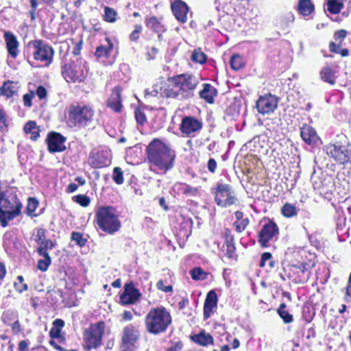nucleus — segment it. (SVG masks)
Listing matches in <instances>:
<instances>
[{
	"instance_id": "f257e3e1",
	"label": "nucleus",
	"mask_w": 351,
	"mask_h": 351,
	"mask_svg": "<svg viewBox=\"0 0 351 351\" xmlns=\"http://www.w3.org/2000/svg\"><path fill=\"white\" fill-rule=\"evenodd\" d=\"M147 149L149 161L159 170L165 173L173 168L176 153L167 145L155 138L149 144Z\"/></svg>"
},
{
	"instance_id": "f03ea898",
	"label": "nucleus",
	"mask_w": 351,
	"mask_h": 351,
	"mask_svg": "<svg viewBox=\"0 0 351 351\" xmlns=\"http://www.w3.org/2000/svg\"><path fill=\"white\" fill-rule=\"evenodd\" d=\"M173 86L167 96L180 99L191 98L199 83V78L192 74L178 75L172 78Z\"/></svg>"
},
{
	"instance_id": "7ed1b4c3",
	"label": "nucleus",
	"mask_w": 351,
	"mask_h": 351,
	"mask_svg": "<svg viewBox=\"0 0 351 351\" xmlns=\"http://www.w3.org/2000/svg\"><path fill=\"white\" fill-rule=\"evenodd\" d=\"M171 323V316L163 306L151 308L145 317V329L153 335L165 332Z\"/></svg>"
},
{
	"instance_id": "20e7f679",
	"label": "nucleus",
	"mask_w": 351,
	"mask_h": 351,
	"mask_svg": "<svg viewBox=\"0 0 351 351\" xmlns=\"http://www.w3.org/2000/svg\"><path fill=\"white\" fill-rule=\"evenodd\" d=\"M95 117V110L87 105L73 106L69 111L68 125L78 130L90 126Z\"/></svg>"
},
{
	"instance_id": "39448f33",
	"label": "nucleus",
	"mask_w": 351,
	"mask_h": 351,
	"mask_svg": "<svg viewBox=\"0 0 351 351\" xmlns=\"http://www.w3.org/2000/svg\"><path fill=\"white\" fill-rule=\"evenodd\" d=\"M96 219L100 229L108 234H114L121 228L117 212L112 206L99 208L96 212Z\"/></svg>"
},
{
	"instance_id": "423d86ee",
	"label": "nucleus",
	"mask_w": 351,
	"mask_h": 351,
	"mask_svg": "<svg viewBox=\"0 0 351 351\" xmlns=\"http://www.w3.org/2000/svg\"><path fill=\"white\" fill-rule=\"evenodd\" d=\"M88 72L87 64L81 58L72 60L62 68V74L66 82H82L86 78Z\"/></svg>"
},
{
	"instance_id": "0eeeda50",
	"label": "nucleus",
	"mask_w": 351,
	"mask_h": 351,
	"mask_svg": "<svg viewBox=\"0 0 351 351\" xmlns=\"http://www.w3.org/2000/svg\"><path fill=\"white\" fill-rule=\"evenodd\" d=\"M34 51V58L36 60L43 62L45 66H49L53 62L54 50L51 46L42 40H34L29 43Z\"/></svg>"
},
{
	"instance_id": "6e6552de",
	"label": "nucleus",
	"mask_w": 351,
	"mask_h": 351,
	"mask_svg": "<svg viewBox=\"0 0 351 351\" xmlns=\"http://www.w3.org/2000/svg\"><path fill=\"white\" fill-rule=\"evenodd\" d=\"M105 329V323L99 322L86 329L84 332V339L86 350L97 348L101 345V337Z\"/></svg>"
},
{
	"instance_id": "1a4fd4ad",
	"label": "nucleus",
	"mask_w": 351,
	"mask_h": 351,
	"mask_svg": "<svg viewBox=\"0 0 351 351\" xmlns=\"http://www.w3.org/2000/svg\"><path fill=\"white\" fill-rule=\"evenodd\" d=\"M215 201L219 206L228 207L236 204L237 198L229 184L218 183L215 190Z\"/></svg>"
},
{
	"instance_id": "9d476101",
	"label": "nucleus",
	"mask_w": 351,
	"mask_h": 351,
	"mask_svg": "<svg viewBox=\"0 0 351 351\" xmlns=\"http://www.w3.org/2000/svg\"><path fill=\"white\" fill-rule=\"evenodd\" d=\"M203 126L202 122L195 117H184L180 125L181 132L188 136H195L199 132Z\"/></svg>"
},
{
	"instance_id": "9b49d317",
	"label": "nucleus",
	"mask_w": 351,
	"mask_h": 351,
	"mask_svg": "<svg viewBox=\"0 0 351 351\" xmlns=\"http://www.w3.org/2000/svg\"><path fill=\"white\" fill-rule=\"evenodd\" d=\"M278 100L271 94L261 96L256 101V107L262 114L273 112L278 106Z\"/></svg>"
},
{
	"instance_id": "f8f14e48",
	"label": "nucleus",
	"mask_w": 351,
	"mask_h": 351,
	"mask_svg": "<svg viewBox=\"0 0 351 351\" xmlns=\"http://www.w3.org/2000/svg\"><path fill=\"white\" fill-rule=\"evenodd\" d=\"M324 149L328 156L332 157L340 164H345L349 161L350 153L341 145L330 144L326 145Z\"/></svg>"
},
{
	"instance_id": "ddd939ff",
	"label": "nucleus",
	"mask_w": 351,
	"mask_h": 351,
	"mask_svg": "<svg viewBox=\"0 0 351 351\" xmlns=\"http://www.w3.org/2000/svg\"><path fill=\"white\" fill-rule=\"evenodd\" d=\"M278 234V228L277 225L273 221H269L263 226L259 232L258 242L262 247H265L268 245V243L276 237Z\"/></svg>"
},
{
	"instance_id": "4468645a",
	"label": "nucleus",
	"mask_w": 351,
	"mask_h": 351,
	"mask_svg": "<svg viewBox=\"0 0 351 351\" xmlns=\"http://www.w3.org/2000/svg\"><path fill=\"white\" fill-rule=\"evenodd\" d=\"M48 150L51 153L61 152L66 149L64 143L66 138L60 133L52 132L47 135L46 139Z\"/></svg>"
},
{
	"instance_id": "2eb2a0df",
	"label": "nucleus",
	"mask_w": 351,
	"mask_h": 351,
	"mask_svg": "<svg viewBox=\"0 0 351 351\" xmlns=\"http://www.w3.org/2000/svg\"><path fill=\"white\" fill-rule=\"evenodd\" d=\"M140 332L133 325L129 324L123 330L122 344L124 349H128L138 339Z\"/></svg>"
},
{
	"instance_id": "dca6fc26",
	"label": "nucleus",
	"mask_w": 351,
	"mask_h": 351,
	"mask_svg": "<svg viewBox=\"0 0 351 351\" xmlns=\"http://www.w3.org/2000/svg\"><path fill=\"white\" fill-rule=\"evenodd\" d=\"M172 12L176 19L184 23L187 21L189 13L188 5L181 0H177L171 4Z\"/></svg>"
},
{
	"instance_id": "f3484780",
	"label": "nucleus",
	"mask_w": 351,
	"mask_h": 351,
	"mask_svg": "<svg viewBox=\"0 0 351 351\" xmlns=\"http://www.w3.org/2000/svg\"><path fill=\"white\" fill-rule=\"evenodd\" d=\"M162 20V18L158 19L156 16H151L146 18L145 21L147 27L158 34V38L159 40L162 39V34L167 29Z\"/></svg>"
},
{
	"instance_id": "a211bd4d",
	"label": "nucleus",
	"mask_w": 351,
	"mask_h": 351,
	"mask_svg": "<svg viewBox=\"0 0 351 351\" xmlns=\"http://www.w3.org/2000/svg\"><path fill=\"white\" fill-rule=\"evenodd\" d=\"M4 38L8 54L12 58H16L19 53V43L16 39V37L12 33L5 32L4 33Z\"/></svg>"
},
{
	"instance_id": "6ab92c4d",
	"label": "nucleus",
	"mask_w": 351,
	"mask_h": 351,
	"mask_svg": "<svg viewBox=\"0 0 351 351\" xmlns=\"http://www.w3.org/2000/svg\"><path fill=\"white\" fill-rule=\"evenodd\" d=\"M300 135L302 140L308 145H315L319 141L315 130L307 124L301 128Z\"/></svg>"
},
{
	"instance_id": "aec40b11",
	"label": "nucleus",
	"mask_w": 351,
	"mask_h": 351,
	"mask_svg": "<svg viewBox=\"0 0 351 351\" xmlns=\"http://www.w3.org/2000/svg\"><path fill=\"white\" fill-rule=\"evenodd\" d=\"M217 296L215 291H210L206 298L204 305V317L208 319L210 316V313L213 308L217 306Z\"/></svg>"
},
{
	"instance_id": "412c9836",
	"label": "nucleus",
	"mask_w": 351,
	"mask_h": 351,
	"mask_svg": "<svg viewBox=\"0 0 351 351\" xmlns=\"http://www.w3.org/2000/svg\"><path fill=\"white\" fill-rule=\"evenodd\" d=\"M139 291L132 287L126 286L124 293L121 295L120 300L123 304H134L139 298Z\"/></svg>"
},
{
	"instance_id": "4be33fe9",
	"label": "nucleus",
	"mask_w": 351,
	"mask_h": 351,
	"mask_svg": "<svg viewBox=\"0 0 351 351\" xmlns=\"http://www.w3.org/2000/svg\"><path fill=\"white\" fill-rule=\"evenodd\" d=\"M121 89L119 86L113 88L112 95L108 100V106L114 112H120L122 108L121 105Z\"/></svg>"
},
{
	"instance_id": "5701e85b",
	"label": "nucleus",
	"mask_w": 351,
	"mask_h": 351,
	"mask_svg": "<svg viewBox=\"0 0 351 351\" xmlns=\"http://www.w3.org/2000/svg\"><path fill=\"white\" fill-rule=\"evenodd\" d=\"M199 97L205 100L208 104L214 103V98L217 95V89L210 84L205 83L203 84V89L199 93Z\"/></svg>"
},
{
	"instance_id": "b1692460",
	"label": "nucleus",
	"mask_w": 351,
	"mask_h": 351,
	"mask_svg": "<svg viewBox=\"0 0 351 351\" xmlns=\"http://www.w3.org/2000/svg\"><path fill=\"white\" fill-rule=\"evenodd\" d=\"M306 266L307 264L304 263H300L291 266L292 271L298 275L297 278L295 279V282L304 283L308 280L309 275Z\"/></svg>"
},
{
	"instance_id": "393cba45",
	"label": "nucleus",
	"mask_w": 351,
	"mask_h": 351,
	"mask_svg": "<svg viewBox=\"0 0 351 351\" xmlns=\"http://www.w3.org/2000/svg\"><path fill=\"white\" fill-rule=\"evenodd\" d=\"M19 90V85L17 82L7 81L3 83L0 88L1 95L10 98L17 93Z\"/></svg>"
},
{
	"instance_id": "a878e982",
	"label": "nucleus",
	"mask_w": 351,
	"mask_h": 351,
	"mask_svg": "<svg viewBox=\"0 0 351 351\" xmlns=\"http://www.w3.org/2000/svg\"><path fill=\"white\" fill-rule=\"evenodd\" d=\"M191 339L197 344L202 346H207L213 343V338L211 335L204 330L191 337Z\"/></svg>"
},
{
	"instance_id": "bb28decb",
	"label": "nucleus",
	"mask_w": 351,
	"mask_h": 351,
	"mask_svg": "<svg viewBox=\"0 0 351 351\" xmlns=\"http://www.w3.org/2000/svg\"><path fill=\"white\" fill-rule=\"evenodd\" d=\"M314 10V5L311 0H300L298 3V11L303 16H308Z\"/></svg>"
},
{
	"instance_id": "cd10ccee",
	"label": "nucleus",
	"mask_w": 351,
	"mask_h": 351,
	"mask_svg": "<svg viewBox=\"0 0 351 351\" xmlns=\"http://www.w3.org/2000/svg\"><path fill=\"white\" fill-rule=\"evenodd\" d=\"M320 75L322 80L330 84L334 85L335 84V73L330 67L324 66L320 72Z\"/></svg>"
},
{
	"instance_id": "c85d7f7f",
	"label": "nucleus",
	"mask_w": 351,
	"mask_h": 351,
	"mask_svg": "<svg viewBox=\"0 0 351 351\" xmlns=\"http://www.w3.org/2000/svg\"><path fill=\"white\" fill-rule=\"evenodd\" d=\"M113 48V45L110 41L108 42L107 45H101L96 49L95 55L97 58H107L110 54Z\"/></svg>"
},
{
	"instance_id": "c756f323",
	"label": "nucleus",
	"mask_w": 351,
	"mask_h": 351,
	"mask_svg": "<svg viewBox=\"0 0 351 351\" xmlns=\"http://www.w3.org/2000/svg\"><path fill=\"white\" fill-rule=\"evenodd\" d=\"M282 215L287 218L295 217L298 215V209L290 203H286L281 208Z\"/></svg>"
},
{
	"instance_id": "7c9ffc66",
	"label": "nucleus",
	"mask_w": 351,
	"mask_h": 351,
	"mask_svg": "<svg viewBox=\"0 0 351 351\" xmlns=\"http://www.w3.org/2000/svg\"><path fill=\"white\" fill-rule=\"evenodd\" d=\"M313 186L315 190L319 193L324 192L326 187L327 183L326 179H323L321 177L313 176L311 178Z\"/></svg>"
},
{
	"instance_id": "2f4dec72",
	"label": "nucleus",
	"mask_w": 351,
	"mask_h": 351,
	"mask_svg": "<svg viewBox=\"0 0 351 351\" xmlns=\"http://www.w3.org/2000/svg\"><path fill=\"white\" fill-rule=\"evenodd\" d=\"M285 304L282 303L278 309V313L283 319L285 323L289 324L293 322V316L287 311L285 310Z\"/></svg>"
},
{
	"instance_id": "473e14b6",
	"label": "nucleus",
	"mask_w": 351,
	"mask_h": 351,
	"mask_svg": "<svg viewBox=\"0 0 351 351\" xmlns=\"http://www.w3.org/2000/svg\"><path fill=\"white\" fill-rule=\"evenodd\" d=\"M191 278L195 280H204L207 278L208 273L205 272L201 267H195L190 271Z\"/></svg>"
},
{
	"instance_id": "72a5a7b5",
	"label": "nucleus",
	"mask_w": 351,
	"mask_h": 351,
	"mask_svg": "<svg viewBox=\"0 0 351 351\" xmlns=\"http://www.w3.org/2000/svg\"><path fill=\"white\" fill-rule=\"evenodd\" d=\"M328 10L332 14L340 12L343 4L339 0H328L327 3Z\"/></svg>"
},
{
	"instance_id": "f704fd0d",
	"label": "nucleus",
	"mask_w": 351,
	"mask_h": 351,
	"mask_svg": "<svg viewBox=\"0 0 351 351\" xmlns=\"http://www.w3.org/2000/svg\"><path fill=\"white\" fill-rule=\"evenodd\" d=\"M191 60L199 64H204L206 61V56L199 49H195L191 55Z\"/></svg>"
},
{
	"instance_id": "c9c22d12",
	"label": "nucleus",
	"mask_w": 351,
	"mask_h": 351,
	"mask_svg": "<svg viewBox=\"0 0 351 351\" xmlns=\"http://www.w3.org/2000/svg\"><path fill=\"white\" fill-rule=\"evenodd\" d=\"M179 190L186 195L196 196L198 193V189L196 187L186 184H180Z\"/></svg>"
},
{
	"instance_id": "e433bc0d",
	"label": "nucleus",
	"mask_w": 351,
	"mask_h": 351,
	"mask_svg": "<svg viewBox=\"0 0 351 351\" xmlns=\"http://www.w3.org/2000/svg\"><path fill=\"white\" fill-rule=\"evenodd\" d=\"M230 66L234 70H239L243 66V62L241 57L239 55H233L230 61Z\"/></svg>"
},
{
	"instance_id": "4c0bfd02",
	"label": "nucleus",
	"mask_w": 351,
	"mask_h": 351,
	"mask_svg": "<svg viewBox=\"0 0 351 351\" xmlns=\"http://www.w3.org/2000/svg\"><path fill=\"white\" fill-rule=\"evenodd\" d=\"M38 206V202L34 197L28 199V203L26 207V213L27 215H32Z\"/></svg>"
},
{
	"instance_id": "58836bf2",
	"label": "nucleus",
	"mask_w": 351,
	"mask_h": 351,
	"mask_svg": "<svg viewBox=\"0 0 351 351\" xmlns=\"http://www.w3.org/2000/svg\"><path fill=\"white\" fill-rule=\"evenodd\" d=\"M117 12L109 7L104 9V19L106 21L113 23L116 21Z\"/></svg>"
},
{
	"instance_id": "ea45409f",
	"label": "nucleus",
	"mask_w": 351,
	"mask_h": 351,
	"mask_svg": "<svg viewBox=\"0 0 351 351\" xmlns=\"http://www.w3.org/2000/svg\"><path fill=\"white\" fill-rule=\"evenodd\" d=\"M112 179L117 184H121L124 182L123 171L120 167H114L113 170Z\"/></svg>"
},
{
	"instance_id": "a19ab883",
	"label": "nucleus",
	"mask_w": 351,
	"mask_h": 351,
	"mask_svg": "<svg viewBox=\"0 0 351 351\" xmlns=\"http://www.w3.org/2000/svg\"><path fill=\"white\" fill-rule=\"evenodd\" d=\"M233 238L230 237V239H226V255L229 258H233L234 257L235 247L232 244Z\"/></svg>"
},
{
	"instance_id": "79ce46f5",
	"label": "nucleus",
	"mask_w": 351,
	"mask_h": 351,
	"mask_svg": "<svg viewBox=\"0 0 351 351\" xmlns=\"http://www.w3.org/2000/svg\"><path fill=\"white\" fill-rule=\"evenodd\" d=\"M8 128V117L4 110L0 108V131H7Z\"/></svg>"
},
{
	"instance_id": "37998d69",
	"label": "nucleus",
	"mask_w": 351,
	"mask_h": 351,
	"mask_svg": "<svg viewBox=\"0 0 351 351\" xmlns=\"http://www.w3.org/2000/svg\"><path fill=\"white\" fill-rule=\"evenodd\" d=\"M75 201L82 206L86 207L90 204V199L84 195H77L75 197Z\"/></svg>"
},
{
	"instance_id": "c03bdc74",
	"label": "nucleus",
	"mask_w": 351,
	"mask_h": 351,
	"mask_svg": "<svg viewBox=\"0 0 351 351\" xmlns=\"http://www.w3.org/2000/svg\"><path fill=\"white\" fill-rule=\"evenodd\" d=\"M51 263V258H45L44 259H40L38 262V269L42 271H46Z\"/></svg>"
},
{
	"instance_id": "a18cd8bd",
	"label": "nucleus",
	"mask_w": 351,
	"mask_h": 351,
	"mask_svg": "<svg viewBox=\"0 0 351 351\" xmlns=\"http://www.w3.org/2000/svg\"><path fill=\"white\" fill-rule=\"evenodd\" d=\"M295 19L294 15L292 12H289L285 13L281 16V23L282 25L287 26L289 23H293Z\"/></svg>"
},
{
	"instance_id": "49530a36",
	"label": "nucleus",
	"mask_w": 351,
	"mask_h": 351,
	"mask_svg": "<svg viewBox=\"0 0 351 351\" xmlns=\"http://www.w3.org/2000/svg\"><path fill=\"white\" fill-rule=\"evenodd\" d=\"M71 239L76 242L80 246H84L86 244V240L83 238L82 234L80 232H73Z\"/></svg>"
},
{
	"instance_id": "de8ad7c7",
	"label": "nucleus",
	"mask_w": 351,
	"mask_h": 351,
	"mask_svg": "<svg viewBox=\"0 0 351 351\" xmlns=\"http://www.w3.org/2000/svg\"><path fill=\"white\" fill-rule=\"evenodd\" d=\"M135 119L138 124L143 125L147 121V118L143 112L140 109H136L134 112Z\"/></svg>"
},
{
	"instance_id": "09e8293b",
	"label": "nucleus",
	"mask_w": 351,
	"mask_h": 351,
	"mask_svg": "<svg viewBox=\"0 0 351 351\" xmlns=\"http://www.w3.org/2000/svg\"><path fill=\"white\" fill-rule=\"evenodd\" d=\"M142 29L143 27L141 25H135L134 31L130 35V39L132 41H136L139 38V34Z\"/></svg>"
},
{
	"instance_id": "8fccbe9b",
	"label": "nucleus",
	"mask_w": 351,
	"mask_h": 351,
	"mask_svg": "<svg viewBox=\"0 0 351 351\" xmlns=\"http://www.w3.org/2000/svg\"><path fill=\"white\" fill-rule=\"evenodd\" d=\"M158 53V49L155 47H147L145 54L147 60H152L155 59L156 54Z\"/></svg>"
},
{
	"instance_id": "3c124183",
	"label": "nucleus",
	"mask_w": 351,
	"mask_h": 351,
	"mask_svg": "<svg viewBox=\"0 0 351 351\" xmlns=\"http://www.w3.org/2000/svg\"><path fill=\"white\" fill-rule=\"evenodd\" d=\"M249 224V219L247 218L242 219L240 222L236 221L234 225L236 226V230L238 232H241L245 230L246 226Z\"/></svg>"
},
{
	"instance_id": "603ef678",
	"label": "nucleus",
	"mask_w": 351,
	"mask_h": 351,
	"mask_svg": "<svg viewBox=\"0 0 351 351\" xmlns=\"http://www.w3.org/2000/svg\"><path fill=\"white\" fill-rule=\"evenodd\" d=\"M34 97V92L31 91L29 93H26L23 97V104L26 107H31L32 106V100Z\"/></svg>"
},
{
	"instance_id": "864d4df0",
	"label": "nucleus",
	"mask_w": 351,
	"mask_h": 351,
	"mask_svg": "<svg viewBox=\"0 0 351 351\" xmlns=\"http://www.w3.org/2000/svg\"><path fill=\"white\" fill-rule=\"evenodd\" d=\"M156 287L158 290H160L165 293L171 292L173 291V287L171 285L165 286L164 282L162 280L158 281L156 283Z\"/></svg>"
},
{
	"instance_id": "5fc2aeb1",
	"label": "nucleus",
	"mask_w": 351,
	"mask_h": 351,
	"mask_svg": "<svg viewBox=\"0 0 351 351\" xmlns=\"http://www.w3.org/2000/svg\"><path fill=\"white\" fill-rule=\"evenodd\" d=\"M45 240V230L43 228H39L37 230L36 236V241L38 245Z\"/></svg>"
},
{
	"instance_id": "6e6d98bb",
	"label": "nucleus",
	"mask_w": 351,
	"mask_h": 351,
	"mask_svg": "<svg viewBox=\"0 0 351 351\" xmlns=\"http://www.w3.org/2000/svg\"><path fill=\"white\" fill-rule=\"evenodd\" d=\"M346 31L343 29H341L339 31H337L335 34V39L338 43L341 44L342 40L346 38Z\"/></svg>"
},
{
	"instance_id": "4d7b16f0",
	"label": "nucleus",
	"mask_w": 351,
	"mask_h": 351,
	"mask_svg": "<svg viewBox=\"0 0 351 351\" xmlns=\"http://www.w3.org/2000/svg\"><path fill=\"white\" fill-rule=\"evenodd\" d=\"M36 129V124L34 121H29L24 126V131L27 134H30Z\"/></svg>"
},
{
	"instance_id": "13d9d810",
	"label": "nucleus",
	"mask_w": 351,
	"mask_h": 351,
	"mask_svg": "<svg viewBox=\"0 0 351 351\" xmlns=\"http://www.w3.org/2000/svg\"><path fill=\"white\" fill-rule=\"evenodd\" d=\"M36 95L40 99L46 98L47 93L46 88L43 86H39L36 89Z\"/></svg>"
},
{
	"instance_id": "bf43d9fd",
	"label": "nucleus",
	"mask_w": 351,
	"mask_h": 351,
	"mask_svg": "<svg viewBox=\"0 0 351 351\" xmlns=\"http://www.w3.org/2000/svg\"><path fill=\"white\" fill-rule=\"evenodd\" d=\"M207 167H208V169L211 173H215V170H216V168H217V162H216V160L215 159H213V158H210L208 160V161Z\"/></svg>"
},
{
	"instance_id": "052dcab7",
	"label": "nucleus",
	"mask_w": 351,
	"mask_h": 351,
	"mask_svg": "<svg viewBox=\"0 0 351 351\" xmlns=\"http://www.w3.org/2000/svg\"><path fill=\"white\" fill-rule=\"evenodd\" d=\"M271 259V254L269 252H265L262 254L261 261L260 263L261 267H264L266 262L267 261H270Z\"/></svg>"
},
{
	"instance_id": "680f3d73",
	"label": "nucleus",
	"mask_w": 351,
	"mask_h": 351,
	"mask_svg": "<svg viewBox=\"0 0 351 351\" xmlns=\"http://www.w3.org/2000/svg\"><path fill=\"white\" fill-rule=\"evenodd\" d=\"M14 287L16 291L19 293H22L23 291H26L27 289V285L25 283H21L19 282H14Z\"/></svg>"
},
{
	"instance_id": "e2e57ef3",
	"label": "nucleus",
	"mask_w": 351,
	"mask_h": 351,
	"mask_svg": "<svg viewBox=\"0 0 351 351\" xmlns=\"http://www.w3.org/2000/svg\"><path fill=\"white\" fill-rule=\"evenodd\" d=\"M82 43L83 42L81 40L80 41H79L75 44V46L73 47V52H72L73 54H74L75 56H78L80 53V51L82 48Z\"/></svg>"
},
{
	"instance_id": "0e129e2a",
	"label": "nucleus",
	"mask_w": 351,
	"mask_h": 351,
	"mask_svg": "<svg viewBox=\"0 0 351 351\" xmlns=\"http://www.w3.org/2000/svg\"><path fill=\"white\" fill-rule=\"evenodd\" d=\"M64 322L61 319H56L53 322V328L58 329L61 331V329L64 327Z\"/></svg>"
},
{
	"instance_id": "69168bd1",
	"label": "nucleus",
	"mask_w": 351,
	"mask_h": 351,
	"mask_svg": "<svg viewBox=\"0 0 351 351\" xmlns=\"http://www.w3.org/2000/svg\"><path fill=\"white\" fill-rule=\"evenodd\" d=\"M340 46H341V44H339V43L336 44L334 42H330V45H329L330 51L332 52L338 53L340 50Z\"/></svg>"
},
{
	"instance_id": "338daca9",
	"label": "nucleus",
	"mask_w": 351,
	"mask_h": 351,
	"mask_svg": "<svg viewBox=\"0 0 351 351\" xmlns=\"http://www.w3.org/2000/svg\"><path fill=\"white\" fill-rule=\"evenodd\" d=\"M40 245L47 250L52 249L53 247V243L50 239H45Z\"/></svg>"
},
{
	"instance_id": "774afa93",
	"label": "nucleus",
	"mask_w": 351,
	"mask_h": 351,
	"mask_svg": "<svg viewBox=\"0 0 351 351\" xmlns=\"http://www.w3.org/2000/svg\"><path fill=\"white\" fill-rule=\"evenodd\" d=\"M19 351H29L28 343L26 341H21L19 342Z\"/></svg>"
}]
</instances>
